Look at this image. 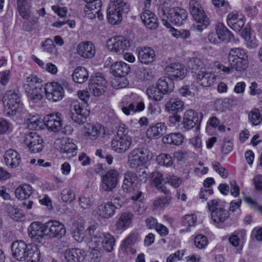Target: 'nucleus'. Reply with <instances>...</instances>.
<instances>
[{"instance_id":"1","label":"nucleus","mask_w":262,"mask_h":262,"mask_svg":"<svg viewBox=\"0 0 262 262\" xmlns=\"http://www.w3.org/2000/svg\"><path fill=\"white\" fill-rule=\"evenodd\" d=\"M97 229V225H92L87 228L85 232L91 237L89 246L91 250V253L93 255H96L97 258L101 256L103 250L108 252L113 250L115 239L109 232H103Z\"/></svg>"},{"instance_id":"2","label":"nucleus","mask_w":262,"mask_h":262,"mask_svg":"<svg viewBox=\"0 0 262 262\" xmlns=\"http://www.w3.org/2000/svg\"><path fill=\"white\" fill-rule=\"evenodd\" d=\"M77 95L82 102H80L77 100L72 101L70 106V116L75 123L82 124L85 122L90 114L88 108V101L90 95L89 92L86 90L78 91Z\"/></svg>"},{"instance_id":"3","label":"nucleus","mask_w":262,"mask_h":262,"mask_svg":"<svg viewBox=\"0 0 262 262\" xmlns=\"http://www.w3.org/2000/svg\"><path fill=\"white\" fill-rule=\"evenodd\" d=\"M162 21L167 28H171V23L176 26H181L187 18V12L180 7L171 8L164 4L159 12Z\"/></svg>"},{"instance_id":"4","label":"nucleus","mask_w":262,"mask_h":262,"mask_svg":"<svg viewBox=\"0 0 262 262\" xmlns=\"http://www.w3.org/2000/svg\"><path fill=\"white\" fill-rule=\"evenodd\" d=\"M207 208L210 212L212 221L219 227L230 218V214L226 203L219 199L208 202Z\"/></svg>"},{"instance_id":"5","label":"nucleus","mask_w":262,"mask_h":262,"mask_svg":"<svg viewBox=\"0 0 262 262\" xmlns=\"http://www.w3.org/2000/svg\"><path fill=\"white\" fill-rule=\"evenodd\" d=\"M133 139L128 134V129L120 126L116 135L112 139L111 149L118 154H123L131 147Z\"/></svg>"},{"instance_id":"6","label":"nucleus","mask_w":262,"mask_h":262,"mask_svg":"<svg viewBox=\"0 0 262 262\" xmlns=\"http://www.w3.org/2000/svg\"><path fill=\"white\" fill-rule=\"evenodd\" d=\"M152 158V153L144 147L136 148L131 150L127 156V163L133 169L143 166Z\"/></svg>"},{"instance_id":"7","label":"nucleus","mask_w":262,"mask_h":262,"mask_svg":"<svg viewBox=\"0 0 262 262\" xmlns=\"http://www.w3.org/2000/svg\"><path fill=\"white\" fill-rule=\"evenodd\" d=\"M230 65L238 72L246 70L248 64V56L245 50L242 48L231 49L228 54Z\"/></svg>"},{"instance_id":"8","label":"nucleus","mask_w":262,"mask_h":262,"mask_svg":"<svg viewBox=\"0 0 262 262\" xmlns=\"http://www.w3.org/2000/svg\"><path fill=\"white\" fill-rule=\"evenodd\" d=\"M3 103L7 116H13L23 112V104L18 94L14 91H10L5 93Z\"/></svg>"},{"instance_id":"9","label":"nucleus","mask_w":262,"mask_h":262,"mask_svg":"<svg viewBox=\"0 0 262 262\" xmlns=\"http://www.w3.org/2000/svg\"><path fill=\"white\" fill-rule=\"evenodd\" d=\"M49 222H34L28 228V234L33 242L43 245L49 238Z\"/></svg>"},{"instance_id":"10","label":"nucleus","mask_w":262,"mask_h":262,"mask_svg":"<svg viewBox=\"0 0 262 262\" xmlns=\"http://www.w3.org/2000/svg\"><path fill=\"white\" fill-rule=\"evenodd\" d=\"M137 183V177L135 173L131 171L125 173L122 189L126 193H133L131 199L135 201L140 200L142 195V193L138 190Z\"/></svg>"},{"instance_id":"11","label":"nucleus","mask_w":262,"mask_h":262,"mask_svg":"<svg viewBox=\"0 0 262 262\" xmlns=\"http://www.w3.org/2000/svg\"><path fill=\"white\" fill-rule=\"evenodd\" d=\"M128 101L126 102V106H122L121 110L126 115H133L140 112L145 108V104L140 97L135 93H132L129 96H126Z\"/></svg>"},{"instance_id":"12","label":"nucleus","mask_w":262,"mask_h":262,"mask_svg":"<svg viewBox=\"0 0 262 262\" xmlns=\"http://www.w3.org/2000/svg\"><path fill=\"white\" fill-rule=\"evenodd\" d=\"M106 46L111 52L120 54L129 48L130 42L125 37L117 36L109 39L107 41Z\"/></svg>"},{"instance_id":"13","label":"nucleus","mask_w":262,"mask_h":262,"mask_svg":"<svg viewBox=\"0 0 262 262\" xmlns=\"http://www.w3.org/2000/svg\"><path fill=\"white\" fill-rule=\"evenodd\" d=\"M203 118L202 113H198L193 110H187L184 114L183 118V129L189 130L196 125H200Z\"/></svg>"},{"instance_id":"14","label":"nucleus","mask_w":262,"mask_h":262,"mask_svg":"<svg viewBox=\"0 0 262 262\" xmlns=\"http://www.w3.org/2000/svg\"><path fill=\"white\" fill-rule=\"evenodd\" d=\"M118 172L114 169L107 171L101 177L100 187L103 190L112 191L116 187L118 183Z\"/></svg>"},{"instance_id":"15","label":"nucleus","mask_w":262,"mask_h":262,"mask_svg":"<svg viewBox=\"0 0 262 262\" xmlns=\"http://www.w3.org/2000/svg\"><path fill=\"white\" fill-rule=\"evenodd\" d=\"M24 142L31 153L39 152L43 149V139L35 132H31L27 135Z\"/></svg>"},{"instance_id":"16","label":"nucleus","mask_w":262,"mask_h":262,"mask_svg":"<svg viewBox=\"0 0 262 262\" xmlns=\"http://www.w3.org/2000/svg\"><path fill=\"white\" fill-rule=\"evenodd\" d=\"M132 212L125 211L118 214L114 225V232L121 233L130 225L134 218Z\"/></svg>"},{"instance_id":"17","label":"nucleus","mask_w":262,"mask_h":262,"mask_svg":"<svg viewBox=\"0 0 262 262\" xmlns=\"http://www.w3.org/2000/svg\"><path fill=\"white\" fill-rule=\"evenodd\" d=\"M116 209L117 207L114 204L108 202L98 206L93 211V214L99 220L108 219L115 215Z\"/></svg>"},{"instance_id":"18","label":"nucleus","mask_w":262,"mask_h":262,"mask_svg":"<svg viewBox=\"0 0 262 262\" xmlns=\"http://www.w3.org/2000/svg\"><path fill=\"white\" fill-rule=\"evenodd\" d=\"M106 82L100 74L92 76L90 80L89 89L95 96H100L105 91Z\"/></svg>"},{"instance_id":"19","label":"nucleus","mask_w":262,"mask_h":262,"mask_svg":"<svg viewBox=\"0 0 262 262\" xmlns=\"http://www.w3.org/2000/svg\"><path fill=\"white\" fill-rule=\"evenodd\" d=\"M104 127L101 124L87 123L84 128V136L88 140H94L105 134Z\"/></svg>"},{"instance_id":"20","label":"nucleus","mask_w":262,"mask_h":262,"mask_svg":"<svg viewBox=\"0 0 262 262\" xmlns=\"http://www.w3.org/2000/svg\"><path fill=\"white\" fill-rule=\"evenodd\" d=\"M165 71L171 79H182L186 74V69L180 63H172L166 67Z\"/></svg>"},{"instance_id":"21","label":"nucleus","mask_w":262,"mask_h":262,"mask_svg":"<svg viewBox=\"0 0 262 262\" xmlns=\"http://www.w3.org/2000/svg\"><path fill=\"white\" fill-rule=\"evenodd\" d=\"M23 251L25 255L18 260L25 262H38L39 260L40 252L35 245L28 244V247Z\"/></svg>"},{"instance_id":"22","label":"nucleus","mask_w":262,"mask_h":262,"mask_svg":"<svg viewBox=\"0 0 262 262\" xmlns=\"http://www.w3.org/2000/svg\"><path fill=\"white\" fill-rule=\"evenodd\" d=\"M138 59L142 64L146 65L151 64L156 59L155 51L150 47L141 48L138 50Z\"/></svg>"},{"instance_id":"23","label":"nucleus","mask_w":262,"mask_h":262,"mask_svg":"<svg viewBox=\"0 0 262 262\" xmlns=\"http://www.w3.org/2000/svg\"><path fill=\"white\" fill-rule=\"evenodd\" d=\"M195 74L196 82L203 87L210 86L214 82L215 76L214 74L207 71L205 69L199 71Z\"/></svg>"},{"instance_id":"24","label":"nucleus","mask_w":262,"mask_h":262,"mask_svg":"<svg viewBox=\"0 0 262 262\" xmlns=\"http://www.w3.org/2000/svg\"><path fill=\"white\" fill-rule=\"evenodd\" d=\"M246 236L247 232L245 229H238L231 234L229 241L232 246L242 250L245 243Z\"/></svg>"},{"instance_id":"25","label":"nucleus","mask_w":262,"mask_h":262,"mask_svg":"<svg viewBox=\"0 0 262 262\" xmlns=\"http://www.w3.org/2000/svg\"><path fill=\"white\" fill-rule=\"evenodd\" d=\"M4 158L5 163L10 168H15L20 165L21 157L15 150L12 149L7 150L4 154Z\"/></svg>"},{"instance_id":"26","label":"nucleus","mask_w":262,"mask_h":262,"mask_svg":"<svg viewBox=\"0 0 262 262\" xmlns=\"http://www.w3.org/2000/svg\"><path fill=\"white\" fill-rule=\"evenodd\" d=\"M128 11L123 10L120 6H111L107 10V17L108 22L112 25L119 23L122 18V14Z\"/></svg>"},{"instance_id":"27","label":"nucleus","mask_w":262,"mask_h":262,"mask_svg":"<svg viewBox=\"0 0 262 262\" xmlns=\"http://www.w3.org/2000/svg\"><path fill=\"white\" fill-rule=\"evenodd\" d=\"M140 17L145 26L148 29L155 30L159 25L157 16L149 10H144L141 14Z\"/></svg>"},{"instance_id":"28","label":"nucleus","mask_w":262,"mask_h":262,"mask_svg":"<svg viewBox=\"0 0 262 262\" xmlns=\"http://www.w3.org/2000/svg\"><path fill=\"white\" fill-rule=\"evenodd\" d=\"M77 51L80 56L85 58H90L95 54V48L91 42H82L78 45Z\"/></svg>"},{"instance_id":"29","label":"nucleus","mask_w":262,"mask_h":262,"mask_svg":"<svg viewBox=\"0 0 262 262\" xmlns=\"http://www.w3.org/2000/svg\"><path fill=\"white\" fill-rule=\"evenodd\" d=\"M48 83H47L44 86L43 85H36L33 87L28 93V96L30 100L35 103L41 100L43 97V94H46L48 96V91L47 86Z\"/></svg>"},{"instance_id":"30","label":"nucleus","mask_w":262,"mask_h":262,"mask_svg":"<svg viewBox=\"0 0 262 262\" xmlns=\"http://www.w3.org/2000/svg\"><path fill=\"white\" fill-rule=\"evenodd\" d=\"M84 251L78 248L67 250L64 253L66 262H81L84 259Z\"/></svg>"},{"instance_id":"31","label":"nucleus","mask_w":262,"mask_h":262,"mask_svg":"<svg viewBox=\"0 0 262 262\" xmlns=\"http://www.w3.org/2000/svg\"><path fill=\"white\" fill-rule=\"evenodd\" d=\"M194 23L193 24V30L201 32L206 29L210 24V20L205 13H201L194 17H193Z\"/></svg>"},{"instance_id":"32","label":"nucleus","mask_w":262,"mask_h":262,"mask_svg":"<svg viewBox=\"0 0 262 262\" xmlns=\"http://www.w3.org/2000/svg\"><path fill=\"white\" fill-rule=\"evenodd\" d=\"M111 73L117 77H124L127 75L130 71L129 65L123 61L114 63L111 68Z\"/></svg>"},{"instance_id":"33","label":"nucleus","mask_w":262,"mask_h":262,"mask_svg":"<svg viewBox=\"0 0 262 262\" xmlns=\"http://www.w3.org/2000/svg\"><path fill=\"white\" fill-rule=\"evenodd\" d=\"M167 112L171 113H179L184 108V103L178 98H171L165 105Z\"/></svg>"},{"instance_id":"34","label":"nucleus","mask_w":262,"mask_h":262,"mask_svg":"<svg viewBox=\"0 0 262 262\" xmlns=\"http://www.w3.org/2000/svg\"><path fill=\"white\" fill-rule=\"evenodd\" d=\"M215 30L218 34L220 41L228 42L232 41L233 35L223 24L221 23H217L215 27Z\"/></svg>"},{"instance_id":"35","label":"nucleus","mask_w":262,"mask_h":262,"mask_svg":"<svg viewBox=\"0 0 262 262\" xmlns=\"http://www.w3.org/2000/svg\"><path fill=\"white\" fill-rule=\"evenodd\" d=\"M158 89L160 92H162L164 95L168 94L172 92L174 88V83L172 80L168 77H163L160 78L157 83Z\"/></svg>"},{"instance_id":"36","label":"nucleus","mask_w":262,"mask_h":262,"mask_svg":"<svg viewBox=\"0 0 262 262\" xmlns=\"http://www.w3.org/2000/svg\"><path fill=\"white\" fill-rule=\"evenodd\" d=\"M242 36L245 41V46L249 49H254L259 46V41L256 36L251 34L247 29H245L242 32Z\"/></svg>"},{"instance_id":"37","label":"nucleus","mask_w":262,"mask_h":262,"mask_svg":"<svg viewBox=\"0 0 262 262\" xmlns=\"http://www.w3.org/2000/svg\"><path fill=\"white\" fill-rule=\"evenodd\" d=\"M50 95L53 102L60 101L64 97V89L58 82H52L50 83Z\"/></svg>"},{"instance_id":"38","label":"nucleus","mask_w":262,"mask_h":262,"mask_svg":"<svg viewBox=\"0 0 262 262\" xmlns=\"http://www.w3.org/2000/svg\"><path fill=\"white\" fill-rule=\"evenodd\" d=\"M28 245L23 241H15L11 245V250L13 257L18 260L19 258L24 256L25 248L28 247Z\"/></svg>"},{"instance_id":"39","label":"nucleus","mask_w":262,"mask_h":262,"mask_svg":"<svg viewBox=\"0 0 262 262\" xmlns=\"http://www.w3.org/2000/svg\"><path fill=\"white\" fill-rule=\"evenodd\" d=\"M50 237L60 238L66 233L64 225L58 221L50 220Z\"/></svg>"},{"instance_id":"40","label":"nucleus","mask_w":262,"mask_h":262,"mask_svg":"<svg viewBox=\"0 0 262 262\" xmlns=\"http://www.w3.org/2000/svg\"><path fill=\"white\" fill-rule=\"evenodd\" d=\"M166 128L164 123H158L147 129V135L150 138H158L165 133Z\"/></svg>"},{"instance_id":"41","label":"nucleus","mask_w":262,"mask_h":262,"mask_svg":"<svg viewBox=\"0 0 262 262\" xmlns=\"http://www.w3.org/2000/svg\"><path fill=\"white\" fill-rule=\"evenodd\" d=\"M32 193V188L29 184L20 185L15 191V196L19 200H25L29 198Z\"/></svg>"},{"instance_id":"42","label":"nucleus","mask_w":262,"mask_h":262,"mask_svg":"<svg viewBox=\"0 0 262 262\" xmlns=\"http://www.w3.org/2000/svg\"><path fill=\"white\" fill-rule=\"evenodd\" d=\"M45 122L43 120L40 119L38 116H33L27 119V126L30 129H41L45 126L48 127V120Z\"/></svg>"},{"instance_id":"43","label":"nucleus","mask_w":262,"mask_h":262,"mask_svg":"<svg viewBox=\"0 0 262 262\" xmlns=\"http://www.w3.org/2000/svg\"><path fill=\"white\" fill-rule=\"evenodd\" d=\"M72 77L75 82L82 83L88 80L89 74L85 68L78 67L75 69Z\"/></svg>"},{"instance_id":"44","label":"nucleus","mask_w":262,"mask_h":262,"mask_svg":"<svg viewBox=\"0 0 262 262\" xmlns=\"http://www.w3.org/2000/svg\"><path fill=\"white\" fill-rule=\"evenodd\" d=\"M72 235L74 239L78 242H81L84 239L85 237L84 223L82 220H80L78 224H74Z\"/></svg>"},{"instance_id":"45","label":"nucleus","mask_w":262,"mask_h":262,"mask_svg":"<svg viewBox=\"0 0 262 262\" xmlns=\"http://www.w3.org/2000/svg\"><path fill=\"white\" fill-rule=\"evenodd\" d=\"M188 68L196 74L199 71L205 69L204 62L198 57L189 58L186 63Z\"/></svg>"},{"instance_id":"46","label":"nucleus","mask_w":262,"mask_h":262,"mask_svg":"<svg viewBox=\"0 0 262 262\" xmlns=\"http://www.w3.org/2000/svg\"><path fill=\"white\" fill-rule=\"evenodd\" d=\"M184 141L183 136L180 133H171L166 135L162 138V141L165 144L179 145Z\"/></svg>"},{"instance_id":"47","label":"nucleus","mask_w":262,"mask_h":262,"mask_svg":"<svg viewBox=\"0 0 262 262\" xmlns=\"http://www.w3.org/2000/svg\"><path fill=\"white\" fill-rule=\"evenodd\" d=\"M60 116L58 113L50 114V131L59 132L61 130L62 122Z\"/></svg>"},{"instance_id":"48","label":"nucleus","mask_w":262,"mask_h":262,"mask_svg":"<svg viewBox=\"0 0 262 262\" xmlns=\"http://www.w3.org/2000/svg\"><path fill=\"white\" fill-rule=\"evenodd\" d=\"M66 140H68L67 146L63 147H56V148L59 149L62 153L66 154L70 156H74L77 154V146L73 142L72 139L67 138Z\"/></svg>"},{"instance_id":"49","label":"nucleus","mask_w":262,"mask_h":262,"mask_svg":"<svg viewBox=\"0 0 262 262\" xmlns=\"http://www.w3.org/2000/svg\"><path fill=\"white\" fill-rule=\"evenodd\" d=\"M151 179L156 186V187L160 190L162 192L165 194L169 192L167 190L164 186L162 185L164 179L163 178V174L158 171H155L151 173Z\"/></svg>"},{"instance_id":"50","label":"nucleus","mask_w":262,"mask_h":262,"mask_svg":"<svg viewBox=\"0 0 262 262\" xmlns=\"http://www.w3.org/2000/svg\"><path fill=\"white\" fill-rule=\"evenodd\" d=\"M146 94L148 97L155 101H161L163 98V93L160 92V89L158 87L150 86L146 90Z\"/></svg>"},{"instance_id":"51","label":"nucleus","mask_w":262,"mask_h":262,"mask_svg":"<svg viewBox=\"0 0 262 262\" xmlns=\"http://www.w3.org/2000/svg\"><path fill=\"white\" fill-rule=\"evenodd\" d=\"M248 119L252 125H258L262 121V115L258 109L253 108L249 113Z\"/></svg>"},{"instance_id":"52","label":"nucleus","mask_w":262,"mask_h":262,"mask_svg":"<svg viewBox=\"0 0 262 262\" xmlns=\"http://www.w3.org/2000/svg\"><path fill=\"white\" fill-rule=\"evenodd\" d=\"M17 9L21 16L28 19L30 18V10L27 7V2L26 0H17Z\"/></svg>"},{"instance_id":"53","label":"nucleus","mask_w":262,"mask_h":262,"mask_svg":"<svg viewBox=\"0 0 262 262\" xmlns=\"http://www.w3.org/2000/svg\"><path fill=\"white\" fill-rule=\"evenodd\" d=\"M62 201L66 203H70L75 200V194L73 190L70 188H64L61 193Z\"/></svg>"},{"instance_id":"54","label":"nucleus","mask_w":262,"mask_h":262,"mask_svg":"<svg viewBox=\"0 0 262 262\" xmlns=\"http://www.w3.org/2000/svg\"><path fill=\"white\" fill-rule=\"evenodd\" d=\"M96 4H88L84 8V13L86 17L93 19L96 17L98 10L96 7Z\"/></svg>"},{"instance_id":"55","label":"nucleus","mask_w":262,"mask_h":262,"mask_svg":"<svg viewBox=\"0 0 262 262\" xmlns=\"http://www.w3.org/2000/svg\"><path fill=\"white\" fill-rule=\"evenodd\" d=\"M190 11L193 17L205 13L202 6L197 1L191 0L189 3Z\"/></svg>"},{"instance_id":"56","label":"nucleus","mask_w":262,"mask_h":262,"mask_svg":"<svg viewBox=\"0 0 262 262\" xmlns=\"http://www.w3.org/2000/svg\"><path fill=\"white\" fill-rule=\"evenodd\" d=\"M156 160L159 165L166 167L171 166L173 163L171 157L166 154H162L159 155Z\"/></svg>"},{"instance_id":"57","label":"nucleus","mask_w":262,"mask_h":262,"mask_svg":"<svg viewBox=\"0 0 262 262\" xmlns=\"http://www.w3.org/2000/svg\"><path fill=\"white\" fill-rule=\"evenodd\" d=\"M208 241L207 237L203 234H198L194 238V245L198 249L204 248L208 245Z\"/></svg>"},{"instance_id":"58","label":"nucleus","mask_w":262,"mask_h":262,"mask_svg":"<svg viewBox=\"0 0 262 262\" xmlns=\"http://www.w3.org/2000/svg\"><path fill=\"white\" fill-rule=\"evenodd\" d=\"M171 202V197L166 196L163 198H158L153 203L155 208H162L169 205Z\"/></svg>"},{"instance_id":"59","label":"nucleus","mask_w":262,"mask_h":262,"mask_svg":"<svg viewBox=\"0 0 262 262\" xmlns=\"http://www.w3.org/2000/svg\"><path fill=\"white\" fill-rule=\"evenodd\" d=\"M138 235L136 233H130L123 241L121 245L122 249L127 251V248L132 245L135 244L137 239Z\"/></svg>"},{"instance_id":"60","label":"nucleus","mask_w":262,"mask_h":262,"mask_svg":"<svg viewBox=\"0 0 262 262\" xmlns=\"http://www.w3.org/2000/svg\"><path fill=\"white\" fill-rule=\"evenodd\" d=\"M212 166L213 169L218 173L221 177L224 179L227 178L228 176V171L219 162L213 161L212 162Z\"/></svg>"},{"instance_id":"61","label":"nucleus","mask_w":262,"mask_h":262,"mask_svg":"<svg viewBox=\"0 0 262 262\" xmlns=\"http://www.w3.org/2000/svg\"><path fill=\"white\" fill-rule=\"evenodd\" d=\"M79 205L83 209H89L93 205V201L89 196L81 195L78 199Z\"/></svg>"},{"instance_id":"62","label":"nucleus","mask_w":262,"mask_h":262,"mask_svg":"<svg viewBox=\"0 0 262 262\" xmlns=\"http://www.w3.org/2000/svg\"><path fill=\"white\" fill-rule=\"evenodd\" d=\"M166 182L169 184L174 188L179 187L182 183V180L181 178L176 176H170L166 178Z\"/></svg>"},{"instance_id":"63","label":"nucleus","mask_w":262,"mask_h":262,"mask_svg":"<svg viewBox=\"0 0 262 262\" xmlns=\"http://www.w3.org/2000/svg\"><path fill=\"white\" fill-rule=\"evenodd\" d=\"M184 255L183 250H178L170 254L167 258L166 262H176L180 260Z\"/></svg>"},{"instance_id":"64","label":"nucleus","mask_w":262,"mask_h":262,"mask_svg":"<svg viewBox=\"0 0 262 262\" xmlns=\"http://www.w3.org/2000/svg\"><path fill=\"white\" fill-rule=\"evenodd\" d=\"M244 201L253 209L259 211L262 214V206L258 205L257 202L250 197H245Z\"/></svg>"}]
</instances>
